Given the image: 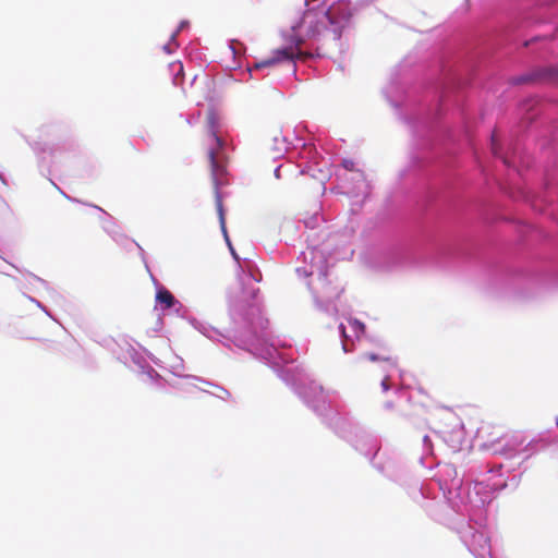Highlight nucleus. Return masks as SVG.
Segmentation results:
<instances>
[{
  "label": "nucleus",
  "instance_id": "1",
  "mask_svg": "<svg viewBox=\"0 0 558 558\" xmlns=\"http://www.w3.org/2000/svg\"><path fill=\"white\" fill-rule=\"evenodd\" d=\"M291 43L295 48L287 47L278 49L271 58L255 63L254 69L272 66L282 61L293 62L294 59L305 58L308 54L300 50L306 40H323L331 37H340L339 22L337 20V7L329 5L325 1L306 2V10L302 16L292 24Z\"/></svg>",
  "mask_w": 558,
  "mask_h": 558
},
{
  "label": "nucleus",
  "instance_id": "6",
  "mask_svg": "<svg viewBox=\"0 0 558 558\" xmlns=\"http://www.w3.org/2000/svg\"><path fill=\"white\" fill-rule=\"evenodd\" d=\"M384 409H385L386 411H388V412H395V410H396V405H395V403H393V402L388 401V402H386V403L384 404Z\"/></svg>",
  "mask_w": 558,
  "mask_h": 558
},
{
  "label": "nucleus",
  "instance_id": "3",
  "mask_svg": "<svg viewBox=\"0 0 558 558\" xmlns=\"http://www.w3.org/2000/svg\"><path fill=\"white\" fill-rule=\"evenodd\" d=\"M365 359L374 364L365 369L372 379H379L384 391L390 389V372L398 365L397 359L391 355H377L375 353H366Z\"/></svg>",
  "mask_w": 558,
  "mask_h": 558
},
{
  "label": "nucleus",
  "instance_id": "8",
  "mask_svg": "<svg viewBox=\"0 0 558 558\" xmlns=\"http://www.w3.org/2000/svg\"><path fill=\"white\" fill-rule=\"evenodd\" d=\"M353 325H354L356 328H359V329H361V330H364V325H363L362 323H360V322H357V320H354V322H353Z\"/></svg>",
  "mask_w": 558,
  "mask_h": 558
},
{
  "label": "nucleus",
  "instance_id": "2",
  "mask_svg": "<svg viewBox=\"0 0 558 558\" xmlns=\"http://www.w3.org/2000/svg\"><path fill=\"white\" fill-rule=\"evenodd\" d=\"M206 131L210 147L208 149V159L210 162L211 178L216 191V208L219 215L221 228L225 230V213L222 206V197L218 191V185L222 184V178L226 173L225 167L220 163L219 150L223 146V141L220 137V122L219 118L213 110H209L206 116Z\"/></svg>",
  "mask_w": 558,
  "mask_h": 558
},
{
  "label": "nucleus",
  "instance_id": "12",
  "mask_svg": "<svg viewBox=\"0 0 558 558\" xmlns=\"http://www.w3.org/2000/svg\"><path fill=\"white\" fill-rule=\"evenodd\" d=\"M504 163L509 166V161L506 158H504Z\"/></svg>",
  "mask_w": 558,
  "mask_h": 558
},
{
  "label": "nucleus",
  "instance_id": "4",
  "mask_svg": "<svg viewBox=\"0 0 558 558\" xmlns=\"http://www.w3.org/2000/svg\"><path fill=\"white\" fill-rule=\"evenodd\" d=\"M156 301L160 305L161 310L171 308L178 302L173 294L166 288L158 289L156 293Z\"/></svg>",
  "mask_w": 558,
  "mask_h": 558
},
{
  "label": "nucleus",
  "instance_id": "9",
  "mask_svg": "<svg viewBox=\"0 0 558 558\" xmlns=\"http://www.w3.org/2000/svg\"><path fill=\"white\" fill-rule=\"evenodd\" d=\"M126 148L131 151V153H135L136 149L134 148V146L131 144V143H128L126 144Z\"/></svg>",
  "mask_w": 558,
  "mask_h": 558
},
{
  "label": "nucleus",
  "instance_id": "10",
  "mask_svg": "<svg viewBox=\"0 0 558 558\" xmlns=\"http://www.w3.org/2000/svg\"><path fill=\"white\" fill-rule=\"evenodd\" d=\"M551 75L558 78V69L551 70Z\"/></svg>",
  "mask_w": 558,
  "mask_h": 558
},
{
  "label": "nucleus",
  "instance_id": "7",
  "mask_svg": "<svg viewBox=\"0 0 558 558\" xmlns=\"http://www.w3.org/2000/svg\"><path fill=\"white\" fill-rule=\"evenodd\" d=\"M343 166H344L347 169L351 170V169H352V167H353V162H352V161H350V160H344V161H343Z\"/></svg>",
  "mask_w": 558,
  "mask_h": 558
},
{
  "label": "nucleus",
  "instance_id": "11",
  "mask_svg": "<svg viewBox=\"0 0 558 558\" xmlns=\"http://www.w3.org/2000/svg\"><path fill=\"white\" fill-rule=\"evenodd\" d=\"M526 81H527V78H525V77H521V78L519 80V82H521V83L526 82Z\"/></svg>",
  "mask_w": 558,
  "mask_h": 558
},
{
  "label": "nucleus",
  "instance_id": "5",
  "mask_svg": "<svg viewBox=\"0 0 558 558\" xmlns=\"http://www.w3.org/2000/svg\"><path fill=\"white\" fill-rule=\"evenodd\" d=\"M492 151L495 156L498 154V146L495 133L492 134Z\"/></svg>",
  "mask_w": 558,
  "mask_h": 558
}]
</instances>
